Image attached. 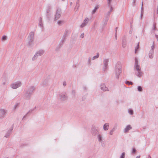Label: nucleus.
Segmentation results:
<instances>
[{"label": "nucleus", "mask_w": 158, "mask_h": 158, "mask_svg": "<svg viewBox=\"0 0 158 158\" xmlns=\"http://www.w3.org/2000/svg\"><path fill=\"white\" fill-rule=\"evenodd\" d=\"M34 33L31 31L29 33L26 40V43L28 46H32L34 44Z\"/></svg>", "instance_id": "1"}, {"label": "nucleus", "mask_w": 158, "mask_h": 158, "mask_svg": "<svg viewBox=\"0 0 158 158\" xmlns=\"http://www.w3.org/2000/svg\"><path fill=\"white\" fill-rule=\"evenodd\" d=\"M122 73L121 65V64L119 62H117L115 67L114 70V73L115 76L117 79H118L120 74Z\"/></svg>", "instance_id": "2"}, {"label": "nucleus", "mask_w": 158, "mask_h": 158, "mask_svg": "<svg viewBox=\"0 0 158 158\" xmlns=\"http://www.w3.org/2000/svg\"><path fill=\"white\" fill-rule=\"evenodd\" d=\"M44 52V51L43 50L41 49L38 51L32 57V60L34 61L37 59L38 56L42 55Z\"/></svg>", "instance_id": "3"}, {"label": "nucleus", "mask_w": 158, "mask_h": 158, "mask_svg": "<svg viewBox=\"0 0 158 158\" xmlns=\"http://www.w3.org/2000/svg\"><path fill=\"white\" fill-rule=\"evenodd\" d=\"M22 85V82L20 81H18L11 84L10 85V87L13 89H16L21 87Z\"/></svg>", "instance_id": "4"}, {"label": "nucleus", "mask_w": 158, "mask_h": 158, "mask_svg": "<svg viewBox=\"0 0 158 158\" xmlns=\"http://www.w3.org/2000/svg\"><path fill=\"white\" fill-rule=\"evenodd\" d=\"M59 99L62 101L66 100L67 98V94L64 93H61L58 95Z\"/></svg>", "instance_id": "5"}, {"label": "nucleus", "mask_w": 158, "mask_h": 158, "mask_svg": "<svg viewBox=\"0 0 158 158\" xmlns=\"http://www.w3.org/2000/svg\"><path fill=\"white\" fill-rule=\"evenodd\" d=\"M134 69V71L141 70V67L138 63V59L136 57L135 58V63Z\"/></svg>", "instance_id": "6"}, {"label": "nucleus", "mask_w": 158, "mask_h": 158, "mask_svg": "<svg viewBox=\"0 0 158 158\" xmlns=\"http://www.w3.org/2000/svg\"><path fill=\"white\" fill-rule=\"evenodd\" d=\"M90 19L88 17H86L83 20V22L80 25V27L82 28L86 26L90 21Z\"/></svg>", "instance_id": "7"}, {"label": "nucleus", "mask_w": 158, "mask_h": 158, "mask_svg": "<svg viewBox=\"0 0 158 158\" xmlns=\"http://www.w3.org/2000/svg\"><path fill=\"white\" fill-rule=\"evenodd\" d=\"M109 61V59H104L103 60V66L102 67V70L105 71L107 69L108 66V64Z\"/></svg>", "instance_id": "8"}, {"label": "nucleus", "mask_w": 158, "mask_h": 158, "mask_svg": "<svg viewBox=\"0 0 158 158\" xmlns=\"http://www.w3.org/2000/svg\"><path fill=\"white\" fill-rule=\"evenodd\" d=\"M61 14V9L59 8H57L54 17L55 20H56L59 19L60 17Z\"/></svg>", "instance_id": "9"}, {"label": "nucleus", "mask_w": 158, "mask_h": 158, "mask_svg": "<svg viewBox=\"0 0 158 158\" xmlns=\"http://www.w3.org/2000/svg\"><path fill=\"white\" fill-rule=\"evenodd\" d=\"M154 42H153V44L151 47V49L149 53V57L151 59H152L153 57L154 49Z\"/></svg>", "instance_id": "10"}, {"label": "nucleus", "mask_w": 158, "mask_h": 158, "mask_svg": "<svg viewBox=\"0 0 158 158\" xmlns=\"http://www.w3.org/2000/svg\"><path fill=\"white\" fill-rule=\"evenodd\" d=\"M6 111L4 109H0V119L3 118L5 116Z\"/></svg>", "instance_id": "11"}, {"label": "nucleus", "mask_w": 158, "mask_h": 158, "mask_svg": "<svg viewBox=\"0 0 158 158\" xmlns=\"http://www.w3.org/2000/svg\"><path fill=\"white\" fill-rule=\"evenodd\" d=\"M13 129V127H11L5 134L4 136L6 138L9 137L10 136Z\"/></svg>", "instance_id": "12"}, {"label": "nucleus", "mask_w": 158, "mask_h": 158, "mask_svg": "<svg viewBox=\"0 0 158 158\" xmlns=\"http://www.w3.org/2000/svg\"><path fill=\"white\" fill-rule=\"evenodd\" d=\"M100 88L101 90L104 91H108L109 90L108 88L106 86L105 84L104 83L101 84Z\"/></svg>", "instance_id": "13"}, {"label": "nucleus", "mask_w": 158, "mask_h": 158, "mask_svg": "<svg viewBox=\"0 0 158 158\" xmlns=\"http://www.w3.org/2000/svg\"><path fill=\"white\" fill-rule=\"evenodd\" d=\"M122 46L123 48L126 47L127 45V41L126 37L125 36H124L122 38Z\"/></svg>", "instance_id": "14"}, {"label": "nucleus", "mask_w": 158, "mask_h": 158, "mask_svg": "<svg viewBox=\"0 0 158 158\" xmlns=\"http://www.w3.org/2000/svg\"><path fill=\"white\" fill-rule=\"evenodd\" d=\"M132 129V127L130 125H127L126 127L124 129L123 131L124 133H126L128 132V131Z\"/></svg>", "instance_id": "15"}, {"label": "nucleus", "mask_w": 158, "mask_h": 158, "mask_svg": "<svg viewBox=\"0 0 158 158\" xmlns=\"http://www.w3.org/2000/svg\"><path fill=\"white\" fill-rule=\"evenodd\" d=\"M97 137L98 142L101 143H102L103 141L102 135L99 133H98Z\"/></svg>", "instance_id": "16"}, {"label": "nucleus", "mask_w": 158, "mask_h": 158, "mask_svg": "<svg viewBox=\"0 0 158 158\" xmlns=\"http://www.w3.org/2000/svg\"><path fill=\"white\" fill-rule=\"evenodd\" d=\"M135 75L138 77H140L142 75L143 73L141 70L135 71Z\"/></svg>", "instance_id": "17"}, {"label": "nucleus", "mask_w": 158, "mask_h": 158, "mask_svg": "<svg viewBox=\"0 0 158 158\" xmlns=\"http://www.w3.org/2000/svg\"><path fill=\"white\" fill-rule=\"evenodd\" d=\"M31 94H32L31 93L26 91V92L24 94V97L26 99H29L30 98Z\"/></svg>", "instance_id": "18"}, {"label": "nucleus", "mask_w": 158, "mask_h": 158, "mask_svg": "<svg viewBox=\"0 0 158 158\" xmlns=\"http://www.w3.org/2000/svg\"><path fill=\"white\" fill-rule=\"evenodd\" d=\"M109 125L108 123H106L103 126V129L104 131H106L109 129Z\"/></svg>", "instance_id": "19"}, {"label": "nucleus", "mask_w": 158, "mask_h": 158, "mask_svg": "<svg viewBox=\"0 0 158 158\" xmlns=\"http://www.w3.org/2000/svg\"><path fill=\"white\" fill-rule=\"evenodd\" d=\"M35 89V88L34 86H30L28 89L27 91L31 93V94H32V92L33 90H34Z\"/></svg>", "instance_id": "20"}, {"label": "nucleus", "mask_w": 158, "mask_h": 158, "mask_svg": "<svg viewBox=\"0 0 158 158\" xmlns=\"http://www.w3.org/2000/svg\"><path fill=\"white\" fill-rule=\"evenodd\" d=\"M116 129V127H114L112 129L110 130L109 132V134L110 135H112L113 134L114 132L115 131Z\"/></svg>", "instance_id": "21"}, {"label": "nucleus", "mask_w": 158, "mask_h": 158, "mask_svg": "<svg viewBox=\"0 0 158 158\" xmlns=\"http://www.w3.org/2000/svg\"><path fill=\"white\" fill-rule=\"evenodd\" d=\"M99 6L98 5H96L94 7V9L92 11V14H93L96 12V10L99 8Z\"/></svg>", "instance_id": "22"}, {"label": "nucleus", "mask_w": 158, "mask_h": 158, "mask_svg": "<svg viewBox=\"0 0 158 158\" xmlns=\"http://www.w3.org/2000/svg\"><path fill=\"white\" fill-rule=\"evenodd\" d=\"M48 80L47 79L44 80L42 82L41 85L43 86H46L48 83Z\"/></svg>", "instance_id": "23"}, {"label": "nucleus", "mask_w": 158, "mask_h": 158, "mask_svg": "<svg viewBox=\"0 0 158 158\" xmlns=\"http://www.w3.org/2000/svg\"><path fill=\"white\" fill-rule=\"evenodd\" d=\"M64 23V21L63 20H59L57 22V24L59 25H61Z\"/></svg>", "instance_id": "24"}, {"label": "nucleus", "mask_w": 158, "mask_h": 158, "mask_svg": "<svg viewBox=\"0 0 158 158\" xmlns=\"http://www.w3.org/2000/svg\"><path fill=\"white\" fill-rule=\"evenodd\" d=\"M127 111L128 112L130 115H132L133 114L134 112L133 110L132 109H128L127 110Z\"/></svg>", "instance_id": "25"}, {"label": "nucleus", "mask_w": 158, "mask_h": 158, "mask_svg": "<svg viewBox=\"0 0 158 158\" xmlns=\"http://www.w3.org/2000/svg\"><path fill=\"white\" fill-rule=\"evenodd\" d=\"M46 12L47 13H49L50 12L51 6L49 5H48L46 7Z\"/></svg>", "instance_id": "26"}, {"label": "nucleus", "mask_w": 158, "mask_h": 158, "mask_svg": "<svg viewBox=\"0 0 158 158\" xmlns=\"http://www.w3.org/2000/svg\"><path fill=\"white\" fill-rule=\"evenodd\" d=\"M39 25L41 27H43V23L41 18H40L39 23Z\"/></svg>", "instance_id": "27"}, {"label": "nucleus", "mask_w": 158, "mask_h": 158, "mask_svg": "<svg viewBox=\"0 0 158 158\" xmlns=\"http://www.w3.org/2000/svg\"><path fill=\"white\" fill-rule=\"evenodd\" d=\"M7 37L6 35H3L2 37L1 38V40L2 41H4L7 40Z\"/></svg>", "instance_id": "28"}, {"label": "nucleus", "mask_w": 158, "mask_h": 158, "mask_svg": "<svg viewBox=\"0 0 158 158\" xmlns=\"http://www.w3.org/2000/svg\"><path fill=\"white\" fill-rule=\"evenodd\" d=\"M99 57V54L98 53H97V55L95 56H94L92 58V60H94L95 59H97Z\"/></svg>", "instance_id": "29"}, {"label": "nucleus", "mask_w": 158, "mask_h": 158, "mask_svg": "<svg viewBox=\"0 0 158 158\" xmlns=\"http://www.w3.org/2000/svg\"><path fill=\"white\" fill-rule=\"evenodd\" d=\"M108 17H107L106 19L104 21H103V23L104 26H105L106 25V24H107V22L108 20Z\"/></svg>", "instance_id": "30"}, {"label": "nucleus", "mask_w": 158, "mask_h": 158, "mask_svg": "<svg viewBox=\"0 0 158 158\" xmlns=\"http://www.w3.org/2000/svg\"><path fill=\"white\" fill-rule=\"evenodd\" d=\"M125 155V153L124 152H123L120 155V158H124Z\"/></svg>", "instance_id": "31"}, {"label": "nucleus", "mask_w": 158, "mask_h": 158, "mask_svg": "<svg viewBox=\"0 0 158 158\" xmlns=\"http://www.w3.org/2000/svg\"><path fill=\"white\" fill-rule=\"evenodd\" d=\"M137 89L138 91L141 92L142 91V89L141 86H139L137 88Z\"/></svg>", "instance_id": "32"}, {"label": "nucleus", "mask_w": 158, "mask_h": 158, "mask_svg": "<svg viewBox=\"0 0 158 158\" xmlns=\"http://www.w3.org/2000/svg\"><path fill=\"white\" fill-rule=\"evenodd\" d=\"M108 6H110L111 5V2L112 0H107Z\"/></svg>", "instance_id": "33"}, {"label": "nucleus", "mask_w": 158, "mask_h": 158, "mask_svg": "<svg viewBox=\"0 0 158 158\" xmlns=\"http://www.w3.org/2000/svg\"><path fill=\"white\" fill-rule=\"evenodd\" d=\"M67 36V34L66 33H64V34L63 37H62V38H63L64 39H66V37Z\"/></svg>", "instance_id": "34"}, {"label": "nucleus", "mask_w": 158, "mask_h": 158, "mask_svg": "<svg viewBox=\"0 0 158 158\" xmlns=\"http://www.w3.org/2000/svg\"><path fill=\"white\" fill-rule=\"evenodd\" d=\"M65 39H64L63 38H62V39L61 40L60 42V44H62L65 41Z\"/></svg>", "instance_id": "35"}, {"label": "nucleus", "mask_w": 158, "mask_h": 158, "mask_svg": "<svg viewBox=\"0 0 158 158\" xmlns=\"http://www.w3.org/2000/svg\"><path fill=\"white\" fill-rule=\"evenodd\" d=\"M65 39H64L63 38H62V39L61 40L60 42V44H62L65 41Z\"/></svg>", "instance_id": "36"}, {"label": "nucleus", "mask_w": 158, "mask_h": 158, "mask_svg": "<svg viewBox=\"0 0 158 158\" xmlns=\"http://www.w3.org/2000/svg\"><path fill=\"white\" fill-rule=\"evenodd\" d=\"M65 39H64L63 38H62V39L61 40L60 42V44H62L65 41Z\"/></svg>", "instance_id": "37"}, {"label": "nucleus", "mask_w": 158, "mask_h": 158, "mask_svg": "<svg viewBox=\"0 0 158 158\" xmlns=\"http://www.w3.org/2000/svg\"><path fill=\"white\" fill-rule=\"evenodd\" d=\"M141 12H143V2H142V6H141Z\"/></svg>", "instance_id": "38"}, {"label": "nucleus", "mask_w": 158, "mask_h": 158, "mask_svg": "<svg viewBox=\"0 0 158 158\" xmlns=\"http://www.w3.org/2000/svg\"><path fill=\"white\" fill-rule=\"evenodd\" d=\"M139 48V45L138 44L137 46L135 47V53H136V52L137 50V49Z\"/></svg>", "instance_id": "39"}, {"label": "nucleus", "mask_w": 158, "mask_h": 158, "mask_svg": "<svg viewBox=\"0 0 158 158\" xmlns=\"http://www.w3.org/2000/svg\"><path fill=\"white\" fill-rule=\"evenodd\" d=\"M84 91H86L87 90V88L85 86H83L82 87Z\"/></svg>", "instance_id": "40"}, {"label": "nucleus", "mask_w": 158, "mask_h": 158, "mask_svg": "<svg viewBox=\"0 0 158 158\" xmlns=\"http://www.w3.org/2000/svg\"><path fill=\"white\" fill-rule=\"evenodd\" d=\"M156 28V25L155 23H154L153 24V28L152 29V31H153V32H154V31L155 30Z\"/></svg>", "instance_id": "41"}, {"label": "nucleus", "mask_w": 158, "mask_h": 158, "mask_svg": "<svg viewBox=\"0 0 158 158\" xmlns=\"http://www.w3.org/2000/svg\"><path fill=\"white\" fill-rule=\"evenodd\" d=\"M126 84H128V85H132V82L131 81H127L126 82Z\"/></svg>", "instance_id": "42"}, {"label": "nucleus", "mask_w": 158, "mask_h": 158, "mask_svg": "<svg viewBox=\"0 0 158 158\" xmlns=\"http://www.w3.org/2000/svg\"><path fill=\"white\" fill-rule=\"evenodd\" d=\"M136 151V149L135 148H133L132 150V153H135Z\"/></svg>", "instance_id": "43"}, {"label": "nucleus", "mask_w": 158, "mask_h": 158, "mask_svg": "<svg viewBox=\"0 0 158 158\" xmlns=\"http://www.w3.org/2000/svg\"><path fill=\"white\" fill-rule=\"evenodd\" d=\"M136 2V0H133V1L132 2V5L133 6H135V3Z\"/></svg>", "instance_id": "44"}, {"label": "nucleus", "mask_w": 158, "mask_h": 158, "mask_svg": "<svg viewBox=\"0 0 158 158\" xmlns=\"http://www.w3.org/2000/svg\"><path fill=\"white\" fill-rule=\"evenodd\" d=\"M84 33H82L80 35L81 38H83L84 37Z\"/></svg>", "instance_id": "45"}, {"label": "nucleus", "mask_w": 158, "mask_h": 158, "mask_svg": "<svg viewBox=\"0 0 158 158\" xmlns=\"http://www.w3.org/2000/svg\"><path fill=\"white\" fill-rule=\"evenodd\" d=\"M109 7H110V11L111 12L113 10V8L112 7V6L111 5H110V6H109Z\"/></svg>", "instance_id": "46"}, {"label": "nucleus", "mask_w": 158, "mask_h": 158, "mask_svg": "<svg viewBox=\"0 0 158 158\" xmlns=\"http://www.w3.org/2000/svg\"><path fill=\"white\" fill-rule=\"evenodd\" d=\"M111 12H110V11H108V12H107V17H109V16L110 15V13Z\"/></svg>", "instance_id": "47"}, {"label": "nucleus", "mask_w": 158, "mask_h": 158, "mask_svg": "<svg viewBox=\"0 0 158 158\" xmlns=\"http://www.w3.org/2000/svg\"><path fill=\"white\" fill-rule=\"evenodd\" d=\"M88 63L89 65L91 64V61H90V59H88Z\"/></svg>", "instance_id": "48"}, {"label": "nucleus", "mask_w": 158, "mask_h": 158, "mask_svg": "<svg viewBox=\"0 0 158 158\" xmlns=\"http://www.w3.org/2000/svg\"><path fill=\"white\" fill-rule=\"evenodd\" d=\"M18 104H16L14 106V109H15L17 108V107L18 106Z\"/></svg>", "instance_id": "49"}, {"label": "nucleus", "mask_w": 158, "mask_h": 158, "mask_svg": "<svg viewBox=\"0 0 158 158\" xmlns=\"http://www.w3.org/2000/svg\"><path fill=\"white\" fill-rule=\"evenodd\" d=\"M79 6V2H77V4H76V6H77L78 7Z\"/></svg>", "instance_id": "50"}, {"label": "nucleus", "mask_w": 158, "mask_h": 158, "mask_svg": "<svg viewBox=\"0 0 158 158\" xmlns=\"http://www.w3.org/2000/svg\"><path fill=\"white\" fill-rule=\"evenodd\" d=\"M66 82L65 81H64L63 82V85L64 86H65L66 85Z\"/></svg>", "instance_id": "51"}, {"label": "nucleus", "mask_w": 158, "mask_h": 158, "mask_svg": "<svg viewBox=\"0 0 158 158\" xmlns=\"http://www.w3.org/2000/svg\"><path fill=\"white\" fill-rule=\"evenodd\" d=\"M143 12H141V15H140V16H141V19L142 18V17L143 16Z\"/></svg>", "instance_id": "52"}, {"label": "nucleus", "mask_w": 158, "mask_h": 158, "mask_svg": "<svg viewBox=\"0 0 158 158\" xmlns=\"http://www.w3.org/2000/svg\"><path fill=\"white\" fill-rule=\"evenodd\" d=\"M155 37L157 39V41H158V35H155Z\"/></svg>", "instance_id": "53"}, {"label": "nucleus", "mask_w": 158, "mask_h": 158, "mask_svg": "<svg viewBox=\"0 0 158 158\" xmlns=\"http://www.w3.org/2000/svg\"><path fill=\"white\" fill-rule=\"evenodd\" d=\"M117 34H116V33H115V38H116V39H117Z\"/></svg>", "instance_id": "54"}, {"label": "nucleus", "mask_w": 158, "mask_h": 158, "mask_svg": "<svg viewBox=\"0 0 158 158\" xmlns=\"http://www.w3.org/2000/svg\"><path fill=\"white\" fill-rule=\"evenodd\" d=\"M140 156H137L136 158H140Z\"/></svg>", "instance_id": "55"}, {"label": "nucleus", "mask_w": 158, "mask_h": 158, "mask_svg": "<svg viewBox=\"0 0 158 158\" xmlns=\"http://www.w3.org/2000/svg\"><path fill=\"white\" fill-rule=\"evenodd\" d=\"M132 32V31L131 30H130L129 31V33L130 34H131V33Z\"/></svg>", "instance_id": "56"}, {"label": "nucleus", "mask_w": 158, "mask_h": 158, "mask_svg": "<svg viewBox=\"0 0 158 158\" xmlns=\"http://www.w3.org/2000/svg\"><path fill=\"white\" fill-rule=\"evenodd\" d=\"M148 158H151V157L149 155H148Z\"/></svg>", "instance_id": "57"}, {"label": "nucleus", "mask_w": 158, "mask_h": 158, "mask_svg": "<svg viewBox=\"0 0 158 158\" xmlns=\"http://www.w3.org/2000/svg\"><path fill=\"white\" fill-rule=\"evenodd\" d=\"M157 14H158V8H157Z\"/></svg>", "instance_id": "58"}, {"label": "nucleus", "mask_w": 158, "mask_h": 158, "mask_svg": "<svg viewBox=\"0 0 158 158\" xmlns=\"http://www.w3.org/2000/svg\"><path fill=\"white\" fill-rule=\"evenodd\" d=\"M32 111V110H30V111H29V112H28V113L29 112H31Z\"/></svg>", "instance_id": "59"}, {"label": "nucleus", "mask_w": 158, "mask_h": 158, "mask_svg": "<svg viewBox=\"0 0 158 158\" xmlns=\"http://www.w3.org/2000/svg\"><path fill=\"white\" fill-rule=\"evenodd\" d=\"M26 115H27V114L26 115H25V116H23V118H25V117H26Z\"/></svg>", "instance_id": "60"}, {"label": "nucleus", "mask_w": 158, "mask_h": 158, "mask_svg": "<svg viewBox=\"0 0 158 158\" xmlns=\"http://www.w3.org/2000/svg\"><path fill=\"white\" fill-rule=\"evenodd\" d=\"M117 27H116V32L117 31Z\"/></svg>", "instance_id": "61"}, {"label": "nucleus", "mask_w": 158, "mask_h": 158, "mask_svg": "<svg viewBox=\"0 0 158 158\" xmlns=\"http://www.w3.org/2000/svg\"><path fill=\"white\" fill-rule=\"evenodd\" d=\"M72 4V2H71V4Z\"/></svg>", "instance_id": "62"}, {"label": "nucleus", "mask_w": 158, "mask_h": 158, "mask_svg": "<svg viewBox=\"0 0 158 158\" xmlns=\"http://www.w3.org/2000/svg\"><path fill=\"white\" fill-rule=\"evenodd\" d=\"M5 84V82H4V83H3V84Z\"/></svg>", "instance_id": "63"}]
</instances>
